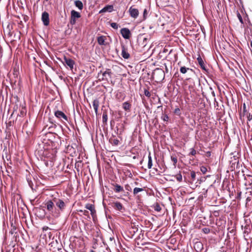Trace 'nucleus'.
Masks as SVG:
<instances>
[{"label": "nucleus", "mask_w": 252, "mask_h": 252, "mask_svg": "<svg viewBox=\"0 0 252 252\" xmlns=\"http://www.w3.org/2000/svg\"><path fill=\"white\" fill-rule=\"evenodd\" d=\"M107 134V128L106 127H96V137L99 136L101 138H103L104 134Z\"/></svg>", "instance_id": "obj_9"}, {"label": "nucleus", "mask_w": 252, "mask_h": 252, "mask_svg": "<svg viewBox=\"0 0 252 252\" xmlns=\"http://www.w3.org/2000/svg\"><path fill=\"white\" fill-rule=\"evenodd\" d=\"M112 185L114 187L113 188V190L116 193L124 191V188L117 184H112Z\"/></svg>", "instance_id": "obj_22"}, {"label": "nucleus", "mask_w": 252, "mask_h": 252, "mask_svg": "<svg viewBox=\"0 0 252 252\" xmlns=\"http://www.w3.org/2000/svg\"><path fill=\"white\" fill-rule=\"evenodd\" d=\"M24 130L26 131L28 136L32 135L33 132V128H31V129L30 130H26L25 129H24V128H23V132L24 131Z\"/></svg>", "instance_id": "obj_43"}, {"label": "nucleus", "mask_w": 252, "mask_h": 252, "mask_svg": "<svg viewBox=\"0 0 252 252\" xmlns=\"http://www.w3.org/2000/svg\"><path fill=\"white\" fill-rule=\"evenodd\" d=\"M70 14V23L71 25H74L76 24V19L81 17V14L79 12L76 11L74 10L71 11Z\"/></svg>", "instance_id": "obj_7"}, {"label": "nucleus", "mask_w": 252, "mask_h": 252, "mask_svg": "<svg viewBox=\"0 0 252 252\" xmlns=\"http://www.w3.org/2000/svg\"><path fill=\"white\" fill-rule=\"evenodd\" d=\"M102 122L104 125H107V121L108 120L107 113L106 111H103L102 114Z\"/></svg>", "instance_id": "obj_32"}, {"label": "nucleus", "mask_w": 252, "mask_h": 252, "mask_svg": "<svg viewBox=\"0 0 252 252\" xmlns=\"http://www.w3.org/2000/svg\"><path fill=\"white\" fill-rule=\"evenodd\" d=\"M151 128H152V130H154V129H155V132H156V133H157V134H159V133H158V132L157 131V130H156V129H157V127H156V126H155V127H151Z\"/></svg>", "instance_id": "obj_60"}, {"label": "nucleus", "mask_w": 252, "mask_h": 252, "mask_svg": "<svg viewBox=\"0 0 252 252\" xmlns=\"http://www.w3.org/2000/svg\"><path fill=\"white\" fill-rule=\"evenodd\" d=\"M80 212L83 213V214L85 216H87L89 214V212L87 210H80Z\"/></svg>", "instance_id": "obj_55"}, {"label": "nucleus", "mask_w": 252, "mask_h": 252, "mask_svg": "<svg viewBox=\"0 0 252 252\" xmlns=\"http://www.w3.org/2000/svg\"><path fill=\"white\" fill-rule=\"evenodd\" d=\"M64 63L70 68L71 70H72L73 68V66L75 64V62L73 60L70 58H68L66 57H64Z\"/></svg>", "instance_id": "obj_18"}, {"label": "nucleus", "mask_w": 252, "mask_h": 252, "mask_svg": "<svg viewBox=\"0 0 252 252\" xmlns=\"http://www.w3.org/2000/svg\"><path fill=\"white\" fill-rule=\"evenodd\" d=\"M200 170L203 174H205L207 172V169L206 167L202 166L200 167Z\"/></svg>", "instance_id": "obj_49"}, {"label": "nucleus", "mask_w": 252, "mask_h": 252, "mask_svg": "<svg viewBox=\"0 0 252 252\" xmlns=\"http://www.w3.org/2000/svg\"><path fill=\"white\" fill-rule=\"evenodd\" d=\"M112 74V73L110 69H106V70L102 73V77L99 78V80L108 81V78L111 77Z\"/></svg>", "instance_id": "obj_12"}, {"label": "nucleus", "mask_w": 252, "mask_h": 252, "mask_svg": "<svg viewBox=\"0 0 252 252\" xmlns=\"http://www.w3.org/2000/svg\"><path fill=\"white\" fill-rule=\"evenodd\" d=\"M124 127H111V134L112 137H116L118 136L121 138V135L124 131Z\"/></svg>", "instance_id": "obj_5"}, {"label": "nucleus", "mask_w": 252, "mask_h": 252, "mask_svg": "<svg viewBox=\"0 0 252 252\" xmlns=\"http://www.w3.org/2000/svg\"><path fill=\"white\" fill-rule=\"evenodd\" d=\"M55 151L54 150L50 147H49V150H46L44 152V154L39 155V156L40 157L41 159H42L43 158H52L54 157V154Z\"/></svg>", "instance_id": "obj_10"}, {"label": "nucleus", "mask_w": 252, "mask_h": 252, "mask_svg": "<svg viewBox=\"0 0 252 252\" xmlns=\"http://www.w3.org/2000/svg\"><path fill=\"white\" fill-rule=\"evenodd\" d=\"M188 70L192 71V69H190L189 67H186L185 66H181L180 69V71L181 72V73H182L183 74H185L186 73H187Z\"/></svg>", "instance_id": "obj_34"}, {"label": "nucleus", "mask_w": 252, "mask_h": 252, "mask_svg": "<svg viewBox=\"0 0 252 252\" xmlns=\"http://www.w3.org/2000/svg\"><path fill=\"white\" fill-rule=\"evenodd\" d=\"M85 208L91 211V214L93 217L96 213L94 205L88 203L86 205Z\"/></svg>", "instance_id": "obj_23"}, {"label": "nucleus", "mask_w": 252, "mask_h": 252, "mask_svg": "<svg viewBox=\"0 0 252 252\" xmlns=\"http://www.w3.org/2000/svg\"><path fill=\"white\" fill-rule=\"evenodd\" d=\"M49 145L47 144V143H45L43 141H40L38 143L36 146L35 153L38 156L44 154V152L46 150H49Z\"/></svg>", "instance_id": "obj_4"}, {"label": "nucleus", "mask_w": 252, "mask_h": 252, "mask_svg": "<svg viewBox=\"0 0 252 252\" xmlns=\"http://www.w3.org/2000/svg\"><path fill=\"white\" fill-rule=\"evenodd\" d=\"M54 114L56 117L62 121L64 125H66V122H68L67 116L63 112L57 110L55 112Z\"/></svg>", "instance_id": "obj_6"}, {"label": "nucleus", "mask_w": 252, "mask_h": 252, "mask_svg": "<svg viewBox=\"0 0 252 252\" xmlns=\"http://www.w3.org/2000/svg\"><path fill=\"white\" fill-rule=\"evenodd\" d=\"M148 15V12L146 9H145L143 12V20H145Z\"/></svg>", "instance_id": "obj_51"}, {"label": "nucleus", "mask_w": 252, "mask_h": 252, "mask_svg": "<svg viewBox=\"0 0 252 252\" xmlns=\"http://www.w3.org/2000/svg\"><path fill=\"white\" fill-rule=\"evenodd\" d=\"M161 119L163 121L166 122H168L170 120L169 117L165 113L162 114V115L161 116Z\"/></svg>", "instance_id": "obj_35"}, {"label": "nucleus", "mask_w": 252, "mask_h": 252, "mask_svg": "<svg viewBox=\"0 0 252 252\" xmlns=\"http://www.w3.org/2000/svg\"><path fill=\"white\" fill-rule=\"evenodd\" d=\"M229 162L231 170L237 168L239 165V158L233 156V157H231Z\"/></svg>", "instance_id": "obj_8"}, {"label": "nucleus", "mask_w": 252, "mask_h": 252, "mask_svg": "<svg viewBox=\"0 0 252 252\" xmlns=\"http://www.w3.org/2000/svg\"><path fill=\"white\" fill-rule=\"evenodd\" d=\"M121 55L125 59H128L130 57L127 49L124 45L122 46Z\"/></svg>", "instance_id": "obj_19"}, {"label": "nucleus", "mask_w": 252, "mask_h": 252, "mask_svg": "<svg viewBox=\"0 0 252 252\" xmlns=\"http://www.w3.org/2000/svg\"><path fill=\"white\" fill-rule=\"evenodd\" d=\"M112 207L115 210H118L120 212H123L125 211V208L121 203L120 202H114L111 204Z\"/></svg>", "instance_id": "obj_14"}, {"label": "nucleus", "mask_w": 252, "mask_h": 252, "mask_svg": "<svg viewBox=\"0 0 252 252\" xmlns=\"http://www.w3.org/2000/svg\"><path fill=\"white\" fill-rule=\"evenodd\" d=\"M195 246L197 247L198 248H202V247H203V245L200 242H197V243H196L195 244Z\"/></svg>", "instance_id": "obj_54"}, {"label": "nucleus", "mask_w": 252, "mask_h": 252, "mask_svg": "<svg viewBox=\"0 0 252 252\" xmlns=\"http://www.w3.org/2000/svg\"><path fill=\"white\" fill-rule=\"evenodd\" d=\"M109 142L113 146H118L120 143L119 139L116 137H113L109 139Z\"/></svg>", "instance_id": "obj_28"}, {"label": "nucleus", "mask_w": 252, "mask_h": 252, "mask_svg": "<svg viewBox=\"0 0 252 252\" xmlns=\"http://www.w3.org/2000/svg\"><path fill=\"white\" fill-rule=\"evenodd\" d=\"M249 102H244L242 106V108L240 112V118L242 120H244V117H246L247 119L248 126L252 125V119H250L251 117L250 113L249 112Z\"/></svg>", "instance_id": "obj_2"}, {"label": "nucleus", "mask_w": 252, "mask_h": 252, "mask_svg": "<svg viewBox=\"0 0 252 252\" xmlns=\"http://www.w3.org/2000/svg\"><path fill=\"white\" fill-rule=\"evenodd\" d=\"M197 60L198 63L200 65L201 69L202 70H204L205 72H207L208 69L206 68L205 63H204L202 59L201 58V57L200 56H199V57L197 58Z\"/></svg>", "instance_id": "obj_25"}, {"label": "nucleus", "mask_w": 252, "mask_h": 252, "mask_svg": "<svg viewBox=\"0 0 252 252\" xmlns=\"http://www.w3.org/2000/svg\"><path fill=\"white\" fill-rule=\"evenodd\" d=\"M114 10V7L112 5H107L103 7L100 11L99 13H103L106 12H111Z\"/></svg>", "instance_id": "obj_26"}, {"label": "nucleus", "mask_w": 252, "mask_h": 252, "mask_svg": "<svg viewBox=\"0 0 252 252\" xmlns=\"http://www.w3.org/2000/svg\"><path fill=\"white\" fill-rule=\"evenodd\" d=\"M128 12L130 16L134 19L137 18L139 15V11L138 9L134 8L132 6L129 8Z\"/></svg>", "instance_id": "obj_13"}, {"label": "nucleus", "mask_w": 252, "mask_h": 252, "mask_svg": "<svg viewBox=\"0 0 252 252\" xmlns=\"http://www.w3.org/2000/svg\"><path fill=\"white\" fill-rule=\"evenodd\" d=\"M121 33L125 39H129L131 35L129 30L126 28L121 30Z\"/></svg>", "instance_id": "obj_17"}, {"label": "nucleus", "mask_w": 252, "mask_h": 252, "mask_svg": "<svg viewBox=\"0 0 252 252\" xmlns=\"http://www.w3.org/2000/svg\"><path fill=\"white\" fill-rule=\"evenodd\" d=\"M42 21L44 25L47 26L49 24V16L48 12L44 11L42 14L41 17Z\"/></svg>", "instance_id": "obj_15"}, {"label": "nucleus", "mask_w": 252, "mask_h": 252, "mask_svg": "<svg viewBox=\"0 0 252 252\" xmlns=\"http://www.w3.org/2000/svg\"><path fill=\"white\" fill-rule=\"evenodd\" d=\"M246 225L244 227V233L245 234H249L251 232V227L249 224V222H250V220H245Z\"/></svg>", "instance_id": "obj_24"}, {"label": "nucleus", "mask_w": 252, "mask_h": 252, "mask_svg": "<svg viewBox=\"0 0 252 252\" xmlns=\"http://www.w3.org/2000/svg\"><path fill=\"white\" fill-rule=\"evenodd\" d=\"M209 91L210 92L211 95L214 97V98H215V92H214V91H213V89L211 87L209 88Z\"/></svg>", "instance_id": "obj_48"}, {"label": "nucleus", "mask_w": 252, "mask_h": 252, "mask_svg": "<svg viewBox=\"0 0 252 252\" xmlns=\"http://www.w3.org/2000/svg\"><path fill=\"white\" fill-rule=\"evenodd\" d=\"M123 109L127 112H130L131 108V104L128 101H126L122 104Z\"/></svg>", "instance_id": "obj_21"}, {"label": "nucleus", "mask_w": 252, "mask_h": 252, "mask_svg": "<svg viewBox=\"0 0 252 252\" xmlns=\"http://www.w3.org/2000/svg\"><path fill=\"white\" fill-rule=\"evenodd\" d=\"M202 231L205 234H208L210 232V229L208 227H204L202 229Z\"/></svg>", "instance_id": "obj_44"}, {"label": "nucleus", "mask_w": 252, "mask_h": 252, "mask_svg": "<svg viewBox=\"0 0 252 252\" xmlns=\"http://www.w3.org/2000/svg\"><path fill=\"white\" fill-rule=\"evenodd\" d=\"M19 110L20 111V116H23L26 114L27 110H26V106H25L24 103H23V104L21 103L20 104Z\"/></svg>", "instance_id": "obj_29"}, {"label": "nucleus", "mask_w": 252, "mask_h": 252, "mask_svg": "<svg viewBox=\"0 0 252 252\" xmlns=\"http://www.w3.org/2000/svg\"><path fill=\"white\" fill-rule=\"evenodd\" d=\"M237 17L239 20V21L242 23V24H243V19H242V17L241 15V14L239 13V12H238L237 14Z\"/></svg>", "instance_id": "obj_50"}, {"label": "nucleus", "mask_w": 252, "mask_h": 252, "mask_svg": "<svg viewBox=\"0 0 252 252\" xmlns=\"http://www.w3.org/2000/svg\"><path fill=\"white\" fill-rule=\"evenodd\" d=\"M248 177L250 180L249 184L250 185H251L252 184V176L251 175H248Z\"/></svg>", "instance_id": "obj_56"}, {"label": "nucleus", "mask_w": 252, "mask_h": 252, "mask_svg": "<svg viewBox=\"0 0 252 252\" xmlns=\"http://www.w3.org/2000/svg\"><path fill=\"white\" fill-rule=\"evenodd\" d=\"M110 25L114 29L117 30L118 29V25L116 23H112Z\"/></svg>", "instance_id": "obj_46"}, {"label": "nucleus", "mask_w": 252, "mask_h": 252, "mask_svg": "<svg viewBox=\"0 0 252 252\" xmlns=\"http://www.w3.org/2000/svg\"><path fill=\"white\" fill-rule=\"evenodd\" d=\"M125 188L126 190L128 191H132V188L129 184H126L125 186Z\"/></svg>", "instance_id": "obj_45"}, {"label": "nucleus", "mask_w": 252, "mask_h": 252, "mask_svg": "<svg viewBox=\"0 0 252 252\" xmlns=\"http://www.w3.org/2000/svg\"><path fill=\"white\" fill-rule=\"evenodd\" d=\"M144 94L148 97H150V96H151V93H150V92L147 90V89H144Z\"/></svg>", "instance_id": "obj_47"}, {"label": "nucleus", "mask_w": 252, "mask_h": 252, "mask_svg": "<svg viewBox=\"0 0 252 252\" xmlns=\"http://www.w3.org/2000/svg\"><path fill=\"white\" fill-rule=\"evenodd\" d=\"M165 77L164 71L161 68L155 69L152 74V77L156 82H159L162 81Z\"/></svg>", "instance_id": "obj_3"}, {"label": "nucleus", "mask_w": 252, "mask_h": 252, "mask_svg": "<svg viewBox=\"0 0 252 252\" xmlns=\"http://www.w3.org/2000/svg\"><path fill=\"white\" fill-rule=\"evenodd\" d=\"M153 208L154 210L157 212H160L161 210V208L158 203H156L153 205Z\"/></svg>", "instance_id": "obj_37"}, {"label": "nucleus", "mask_w": 252, "mask_h": 252, "mask_svg": "<svg viewBox=\"0 0 252 252\" xmlns=\"http://www.w3.org/2000/svg\"><path fill=\"white\" fill-rule=\"evenodd\" d=\"M44 205L49 214L55 218H59L66 207V203L58 195L51 196L45 200Z\"/></svg>", "instance_id": "obj_1"}, {"label": "nucleus", "mask_w": 252, "mask_h": 252, "mask_svg": "<svg viewBox=\"0 0 252 252\" xmlns=\"http://www.w3.org/2000/svg\"><path fill=\"white\" fill-rule=\"evenodd\" d=\"M246 207L252 210V199L246 202Z\"/></svg>", "instance_id": "obj_39"}, {"label": "nucleus", "mask_w": 252, "mask_h": 252, "mask_svg": "<svg viewBox=\"0 0 252 252\" xmlns=\"http://www.w3.org/2000/svg\"><path fill=\"white\" fill-rule=\"evenodd\" d=\"M48 134H49V135H53V136H54V134L55 133H52V132H49L48 133H46V135H47Z\"/></svg>", "instance_id": "obj_61"}, {"label": "nucleus", "mask_w": 252, "mask_h": 252, "mask_svg": "<svg viewBox=\"0 0 252 252\" xmlns=\"http://www.w3.org/2000/svg\"><path fill=\"white\" fill-rule=\"evenodd\" d=\"M93 106L95 114L97 115L98 113V107L99 106V101L98 99L96 98L93 102Z\"/></svg>", "instance_id": "obj_27"}, {"label": "nucleus", "mask_w": 252, "mask_h": 252, "mask_svg": "<svg viewBox=\"0 0 252 252\" xmlns=\"http://www.w3.org/2000/svg\"><path fill=\"white\" fill-rule=\"evenodd\" d=\"M144 190V189L142 188H135L133 189V193L134 196H136V198H139V196L137 195L138 193L140 192H141Z\"/></svg>", "instance_id": "obj_30"}, {"label": "nucleus", "mask_w": 252, "mask_h": 252, "mask_svg": "<svg viewBox=\"0 0 252 252\" xmlns=\"http://www.w3.org/2000/svg\"><path fill=\"white\" fill-rule=\"evenodd\" d=\"M107 38L106 36L104 35H101L97 38V41L98 43L100 45H106L107 42H106Z\"/></svg>", "instance_id": "obj_20"}, {"label": "nucleus", "mask_w": 252, "mask_h": 252, "mask_svg": "<svg viewBox=\"0 0 252 252\" xmlns=\"http://www.w3.org/2000/svg\"><path fill=\"white\" fill-rule=\"evenodd\" d=\"M190 175V177H191V179L192 181H194L195 180V177H196L195 172L194 171H191Z\"/></svg>", "instance_id": "obj_41"}, {"label": "nucleus", "mask_w": 252, "mask_h": 252, "mask_svg": "<svg viewBox=\"0 0 252 252\" xmlns=\"http://www.w3.org/2000/svg\"><path fill=\"white\" fill-rule=\"evenodd\" d=\"M75 5L78 8L79 10H82L83 8V4L82 2L79 0L74 1Z\"/></svg>", "instance_id": "obj_31"}, {"label": "nucleus", "mask_w": 252, "mask_h": 252, "mask_svg": "<svg viewBox=\"0 0 252 252\" xmlns=\"http://www.w3.org/2000/svg\"><path fill=\"white\" fill-rule=\"evenodd\" d=\"M174 177L178 182H181L182 181V175H181L180 172V173H178L177 175L174 176Z\"/></svg>", "instance_id": "obj_38"}, {"label": "nucleus", "mask_w": 252, "mask_h": 252, "mask_svg": "<svg viewBox=\"0 0 252 252\" xmlns=\"http://www.w3.org/2000/svg\"><path fill=\"white\" fill-rule=\"evenodd\" d=\"M28 182H29V184L30 186L31 187V188H32V184H31V182H29V181H28Z\"/></svg>", "instance_id": "obj_63"}, {"label": "nucleus", "mask_w": 252, "mask_h": 252, "mask_svg": "<svg viewBox=\"0 0 252 252\" xmlns=\"http://www.w3.org/2000/svg\"><path fill=\"white\" fill-rule=\"evenodd\" d=\"M207 156L208 157H210V156H211V152H208L207 153Z\"/></svg>", "instance_id": "obj_62"}, {"label": "nucleus", "mask_w": 252, "mask_h": 252, "mask_svg": "<svg viewBox=\"0 0 252 252\" xmlns=\"http://www.w3.org/2000/svg\"><path fill=\"white\" fill-rule=\"evenodd\" d=\"M241 194H242V192L241 191H239L237 192V195H236V198L238 200H240L241 198Z\"/></svg>", "instance_id": "obj_52"}, {"label": "nucleus", "mask_w": 252, "mask_h": 252, "mask_svg": "<svg viewBox=\"0 0 252 252\" xmlns=\"http://www.w3.org/2000/svg\"><path fill=\"white\" fill-rule=\"evenodd\" d=\"M213 215L216 217H218L219 216V212L218 211H215L213 212Z\"/></svg>", "instance_id": "obj_57"}, {"label": "nucleus", "mask_w": 252, "mask_h": 252, "mask_svg": "<svg viewBox=\"0 0 252 252\" xmlns=\"http://www.w3.org/2000/svg\"><path fill=\"white\" fill-rule=\"evenodd\" d=\"M81 163V161H78L77 162H76L75 163V168H76L77 170L78 171H79V164Z\"/></svg>", "instance_id": "obj_53"}, {"label": "nucleus", "mask_w": 252, "mask_h": 252, "mask_svg": "<svg viewBox=\"0 0 252 252\" xmlns=\"http://www.w3.org/2000/svg\"><path fill=\"white\" fill-rule=\"evenodd\" d=\"M148 40V37H144L143 35L139 36L137 39L139 46L142 48L145 47L147 44Z\"/></svg>", "instance_id": "obj_11"}, {"label": "nucleus", "mask_w": 252, "mask_h": 252, "mask_svg": "<svg viewBox=\"0 0 252 252\" xmlns=\"http://www.w3.org/2000/svg\"><path fill=\"white\" fill-rule=\"evenodd\" d=\"M244 197L246 198V202L252 199V187L246 188V192L244 194Z\"/></svg>", "instance_id": "obj_16"}, {"label": "nucleus", "mask_w": 252, "mask_h": 252, "mask_svg": "<svg viewBox=\"0 0 252 252\" xmlns=\"http://www.w3.org/2000/svg\"><path fill=\"white\" fill-rule=\"evenodd\" d=\"M174 113L177 115V116H180L181 115V111L179 108H176L174 110Z\"/></svg>", "instance_id": "obj_42"}, {"label": "nucleus", "mask_w": 252, "mask_h": 252, "mask_svg": "<svg viewBox=\"0 0 252 252\" xmlns=\"http://www.w3.org/2000/svg\"><path fill=\"white\" fill-rule=\"evenodd\" d=\"M197 152L196 150L193 148L190 149V152L189 154V156H194L196 154Z\"/></svg>", "instance_id": "obj_40"}, {"label": "nucleus", "mask_w": 252, "mask_h": 252, "mask_svg": "<svg viewBox=\"0 0 252 252\" xmlns=\"http://www.w3.org/2000/svg\"><path fill=\"white\" fill-rule=\"evenodd\" d=\"M91 252H95L93 250H91Z\"/></svg>", "instance_id": "obj_64"}, {"label": "nucleus", "mask_w": 252, "mask_h": 252, "mask_svg": "<svg viewBox=\"0 0 252 252\" xmlns=\"http://www.w3.org/2000/svg\"><path fill=\"white\" fill-rule=\"evenodd\" d=\"M18 105L16 104L13 107V110L14 111H17L18 109Z\"/></svg>", "instance_id": "obj_58"}, {"label": "nucleus", "mask_w": 252, "mask_h": 252, "mask_svg": "<svg viewBox=\"0 0 252 252\" xmlns=\"http://www.w3.org/2000/svg\"><path fill=\"white\" fill-rule=\"evenodd\" d=\"M171 159L173 162V165L175 167L176 166V164L177 163V157L176 156L174 155H172L171 156Z\"/></svg>", "instance_id": "obj_36"}, {"label": "nucleus", "mask_w": 252, "mask_h": 252, "mask_svg": "<svg viewBox=\"0 0 252 252\" xmlns=\"http://www.w3.org/2000/svg\"><path fill=\"white\" fill-rule=\"evenodd\" d=\"M214 101H215V107L218 106V102L217 101L216 98H214Z\"/></svg>", "instance_id": "obj_59"}, {"label": "nucleus", "mask_w": 252, "mask_h": 252, "mask_svg": "<svg viewBox=\"0 0 252 252\" xmlns=\"http://www.w3.org/2000/svg\"><path fill=\"white\" fill-rule=\"evenodd\" d=\"M153 166V161L152 157L151 156V153H149L148 155V168L149 169H151Z\"/></svg>", "instance_id": "obj_33"}]
</instances>
